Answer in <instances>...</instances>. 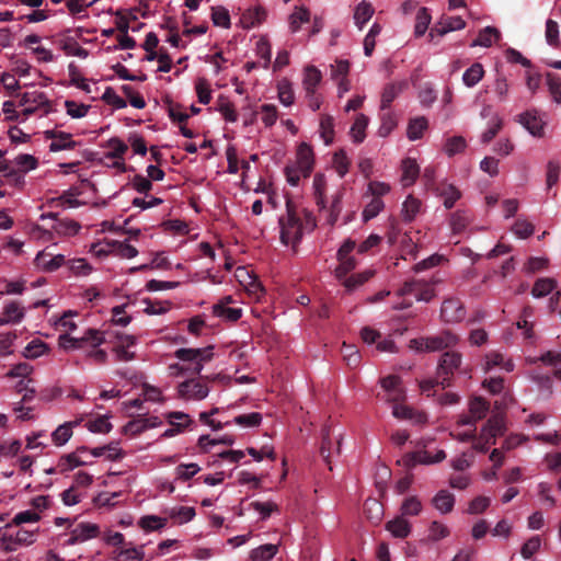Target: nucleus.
<instances>
[{
    "mask_svg": "<svg viewBox=\"0 0 561 561\" xmlns=\"http://www.w3.org/2000/svg\"><path fill=\"white\" fill-rule=\"evenodd\" d=\"M556 287V282L551 278H539L534 284L531 294L534 297H545Z\"/></svg>",
    "mask_w": 561,
    "mask_h": 561,
    "instance_id": "3c124183",
    "label": "nucleus"
},
{
    "mask_svg": "<svg viewBox=\"0 0 561 561\" xmlns=\"http://www.w3.org/2000/svg\"><path fill=\"white\" fill-rule=\"evenodd\" d=\"M367 125H368V117L365 116L364 114L357 115V117L351 128V136H352L354 142L360 144L362 141H364V139L366 137L365 130L367 128Z\"/></svg>",
    "mask_w": 561,
    "mask_h": 561,
    "instance_id": "f704fd0d",
    "label": "nucleus"
},
{
    "mask_svg": "<svg viewBox=\"0 0 561 561\" xmlns=\"http://www.w3.org/2000/svg\"><path fill=\"white\" fill-rule=\"evenodd\" d=\"M458 339L450 331H443L438 335L412 339L410 347L416 351L436 352L457 344Z\"/></svg>",
    "mask_w": 561,
    "mask_h": 561,
    "instance_id": "39448f33",
    "label": "nucleus"
},
{
    "mask_svg": "<svg viewBox=\"0 0 561 561\" xmlns=\"http://www.w3.org/2000/svg\"><path fill=\"white\" fill-rule=\"evenodd\" d=\"M278 99L282 104L289 106L295 101L291 84L288 81H283L278 84Z\"/></svg>",
    "mask_w": 561,
    "mask_h": 561,
    "instance_id": "0e129e2a",
    "label": "nucleus"
},
{
    "mask_svg": "<svg viewBox=\"0 0 561 561\" xmlns=\"http://www.w3.org/2000/svg\"><path fill=\"white\" fill-rule=\"evenodd\" d=\"M65 107L67 111V114L71 116L72 118H81L84 117L90 108L89 105L85 104H79L75 101L67 100L65 102Z\"/></svg>",
    "mask_w": 561,
    "mask_h": 561,
    "instance_id": "338daca9",
    "label": "nucleus"
},
{
    "mask_svg": "<svg viewBox=\"0 0 561 561\" xmlns=\"http://www.w3.org/2000/svg\"><path fill=\"white\" fill-rule=\"evenodd\" d=\"M333 165L341 178H343L348 172L350 160L345 151L340 150L334 153Z\"/></svg>",
    "mask_w": 561,
    "mask_h": 561,
    "instance_id": "69168bd1",
    "label": "nucleus"
},
{
    "mask_svg": "<svg viewBox=\"0 0 561 561\" xmlns=\"http://www.w3.org/2000/svg\"><path fill=\"white\" fill-rule=\"evenodd\" d=\"M105 147L112 149L106 153L110 159H123L128 150V146L118 137H112L106 141Z\"/></svg>",
    "mask_w": 561,
    "mask_h": 561,
    "instance_id": "58836bf2",
    "label": "nucleus"
},
{
    "mask_svg": "<svg viewBox=\"0 0 561 561\" xmlns=\"http://www.w3.org/2000/svg\"><path fill=\"white\" fill-rule=\"evenodd\" d=\"M105 341L102 332L95 329H89L82 337H72L69 334H61L58 339L59 346L65 350L81 348L84 343H91L93 347L101 345Z\"/></svg>",
    "mask_w": 561,
    "mask_h": 561,
    "instance_id": "0eeeda50",
    "label": "nucleus"
},
{
    "mask_svg": "<svg viewBox=\"0 0 561 561\" xmlns=\"http://www.w3.org/2000/svg\"><path fill=\"white\" fill-rule=\"evenodd\" d=\"M310 12L306 8H297L289 18V26L293 33L300 30L301 24L309 22Z\"/></svg>",
    "mask_w": 561,
    "mask_h": 561,
    "instance_id": "a19ab883",
    "label": "nucleus"
},
{
    "mask_svg": "<svg viewBox=\"0 0 561 561\" xmlns=\"http://www.w3.org/2000/svg\"><path fill=\"white\" fill-rule=\"evenodd\" d=\"M546 41L552 47L560 46L559 24L554 20L548 19L546 22Z\"/></svg>",
    "mask_w": 561,
    "mask_h": 561,
    "instance_id": "5fc2aeb1",
    "label": "nucleus"
},
{
    "mask_svg": "<svg viewBox=\"0 0 561 561\" xmlns=\"http://www.w3.org/2000/svg\"><path fill=\"white\" fill-rule=\"evenodd\" d=\"M489 409H490L489 401H486L482 397H474L469 402L470 414H472L477 421L485 417L486 413L489 412Z\"/></svg>",
    "mask_w": 561,
    "mask_h": 561,
    "instance_id": "e433bc0d",
    "label": "nucleus"
},
{
    "mask_svg": "<svg viewBox=\"0 0 561 561\" xmlns=\"http://www.w3.org/2000/svg\"><path fill=\"white\" fill-rule=\"evenodd\" d=\"M421 510L422 504L416 496H409L401 505L402 515L415 516L420 514Z\"/></svg>",
    "mask_w": 561,
    "mask_h": 561,
    "instance_id": "e2e57ef3",
    "label": "nucleus"
},
{
    "mask_svg": "<svg viewBox=\"0 0 561 561\" xmlns=\"http://www.w3.org/2000/svg\"><path fill=\"white\" fill-rule=\"evenodd\" d=\"M375 273V270L368 268L351 276L346 275L342 278V284L348 293H352L374 277Z\"/></svg>",
    "mask_w": 561,
    "mask_h": 561,
    "instance_id": "412c9836",
    "label": "nucleus"
},
{
    "mask_svg": "<svg viewBox=\"0 0 561 561\" xmlns=\"http://www.w3.org/2000/svg\"><path fill=\"white\" fill-rule=\"evenodd\" d=\"M110 245L114 247V253L123 259H131L138 254L137 249L126 242L114 240Z\"/></svg>",
    "mask_w": 561,
    "mask_h": 561,
    "instance_id": "603ef678",
    "label": "nucleus"
},
{
    "mask_svg": "<svg viewBox=\"0 0 561 561\" xmlns=\"http://www.w3.org/2000/svg\"><path fill=\"white\" fill-rule=\"evenodd\" d=\"M341 353L350 367H357L360 363V354L355 345L346 344L342 345Z\"/></svg>",
    "mask_w": 561,
    "mask_h": 561,
    "instance_id": "09e8293b",
    "label": "nucleus"
},
{
    "mask_svg": "<svg viewBox=\"0 0 561 561\" xmlns=\"http://www.w3.org/2000/svg\"><path fill=\"white\" fill-rule=\"evenodd\" d=\"M322 75L314 66H308L305 70L304 88L306 93H312L320 83Z\"/></svg>",
    "mask_w": 561,
    "mask_h": 561,
    "instance_id": "473e14b6",
    "label": "nucleus"
},
{
    "mask_svg": "<svg viewBox=\"0 0 561 561\" xmlns=\"http://www.w3.org/2000/svg\"><path fill=\"white\" fill-rule=\"evenodd\" d=\"M547 84L549 92L552 95L554 102L561 103V78L552 72L546 75Z\"/></svg>",
    "mask_w": 561,
    "mask_h": 561,
    "instance_id": "6e6d98bb",
    "label": "nucleus"
},
{
    "mask_svg": "<svg viewBox=\"0 0 561 561\" xmlns=\"http://www.w3.org/2000/svg\"><path fill=\"white\" fill-rule=\"evenodd\" d=\"M66 262V257L62 254L53 255L51 253L47 252L46 250L39 251L35 259H34V265L36 268L46 272L51 273L57 271L59 267H61Z\"/></svg>",
    "mask_w": 561,
    "mask_h": 561,
    "instance_id": "f8f14e48",
    "label": "nucleus"
},
{
    "mask_svg": "<svg viewBox=\"0 0 561 561\" xmlns=\"http://www.w3.org/2000/svg\"><path fill=\"white\" fill-rule=\"evenodd\" d=\"M174 356L182 360L185 365V375H201L204 365L209 363L213 357V346L203 348H179L174 352Z\"/></svg>",
    "mask_w": 561,
    "mask_h": 561,
    "instance_id": "f03ea898",
    "label": "nucleus"
},
{
    "mask_svg": "<svg viewBox=\"0 0 561 561\" xmlns=\"http://www.w3.org/2000/svg\"><path fill=\"white\" fill-rule=\"evenodd\" d=\"M512 230L517 237L526 239L534 233L535 227L531 222L525 219H517Z\"/></svg>",
    "mask_w": 561,
    "mask_h": 561,
    "instance_id": "774afa93",
    "label": "nucleus"
},
{
    "mask_svg": "<svg viewBox=\"0 0 561 561\" xmlns=\"http://www.w3.org/2000/svg\"><path fill=\"white\" fill-rule=\"evenodd\" d=\"M466 26V22L460 16H443L435 27L431 30L430 35L443 36L448 32L462 30Z\"/></svg>",
    "mask_w": 561,
    "mask_h": 561,
    "instance_id": "aec40b11",
    "label": "nucleus"
},
{
    "mask_svg": "<svg viewBox=\"0 0 561 561\" xmlns=\"http://www.w3.org/2000/svg\"><path fill=\"white\" fill-rule=\"evenodd\" d=\"M178 479L187 481L192 479L196 473L201 471V467L197 463H181L175 469Z\"/></svg>",
    "mask_w": 561,
    "mask_h": 561,
    "instance_id": "680f3d73",
    "label": "nucleus"
},
{
    "mask_svg": "<svg viewBox=\"0 0 561 561\" xmlns=\"http://www.w3.org/2000/svg\"><path fill=\"white\" fill-rule=\"evenodd\" d=\"M178 391L179 396L186 400H203L209 393L207 385L203 382V377L191 378L181 382Z\"/></svg>",
    "mask_w": 561,
    "mask_h": 561,
    "instance_id": "6e6552de",
    "label": "nucleus"
},
{
    "mask_svg": "<svg viewBox=\"0 0 561 561\" xmlns=\"http://www.w3.org/2000/svg\"><path fill=\"white\" fill-rule=\"evenodd\" d=\"M433 505L436 510H438L442 514L450 513L455 505V496L450 492L446 490H440L433 497Z\"/></svg>",
    "mask_w": 561,
    "mask_h": 561,
    "instance_id": "bb28decb",
    "label": "nucleus"
},
{
    "mask_svg": "<svg viewBox=\"0 0 561 561\" xmlns=\"http://www.w3.org/2000/svg\"><path fill=\"white\" fill-rule=\"evenodd\" d=\"M392 415L398 420H407L420 425L427 422V416L424 412L416 411L402 403L393 404Z\"/></svg>",
    "mask_w": 561,
    "mask_h": 561,
    "instance_id": "a211bd4d",
    "label": "nucleus"
},
{
    "mask_svg": "<svg viewBox=\"0 0 561 561\" xmlns=\"http://www.w3.org/2000/svg\"><path fill=\"white\" fill-rule=\"evenodd\" d=\"M401 169V182L403 186H410L414 184L420 174V167L416 163L415 159L405 158L404 160H402Z\"/></svg>",
    "mask_w": 561,
    "mask_h": 561,
    "instance_id": "5701e85b",
    "label": "nucleus"
},
{
    "mask_svg": "<svg viewBox=\"0 0 561 561\" xmlns=\"http://www.w3.org/2000/svg\"><path fill=\"white\" fill-rule=\"evenodd\" d=\"M195 90L198 98V102L202 104H208L211 100V89L206 78H198L195 83Z\"/></svg>",
    "mask_w": 561,
    "mask_h": 561,
    "instance_id": "8fccbe9b",
    "label": "nucleus"
},
{
    "mask_svg": "<svg viewBox=\"0 0 561 561\" xmlns=\"http://www.w3.org/2000/svg\"><path fill=\"white\" fill-rule=\"evenodd\" d=\"M428 122L425 117H416L410 121L408 125V138L410 140L420 139L427 129Z\"/></svg>",
    "mask_w": 561,
    "mask_h": 561,
    "instance_id": "4c0bfd02",
    "label": "nucleus"
},
{
    "mask_svg": "<svg viewBox=\"0 0 561 561\" xmlns=\"http://www.w3.org/2000/svg\"><path fill=\"white\" fill-rule=\"evenodd\" d=\"M138 525L146 531H153L163 528L167 525V519L156 515L142 516Z\"/></svg>",
    "mask_w": 561,
    "mask_h": 561,
    "instance_id": "c03bdc74",
    "label": "nucleus"
},
{
    "mask_svg": "<svg viewBox=\"0 0 561 561\" xmlns=\"http://www.w3.org/2000/svg\"><path fill=\"white\" fill-rule=\"evenodd\" d=\"M431 23V15L426 8H421L416 14V22L414 33L416 36H422L428 28Z\"/></svg>",
    "mask_w": 561,
    "mask_h": 561,
    "instance_id": "4d7b16f0",
    "label": "nucleus"
},
{
    "mask_svg": "<svg viewBox=\"0 0 561 561\" xmlns=\"http://www.w3.org/2000/svg\"><path fill=\"white\" fill-rule=\"evenodd\" d=\"M470 221V217L466 211H456L451 215L450 225L453 231L456 233H460L465 230Z\"/></svg>",
    "mask_w": 561,
    "mask_h": 561,
    "instance_id": "052dcab7",
    "label": "nucleus"
},
{
    "mask_svg": "<svg viewBox=\"0 0 561 561\" xmlns=\"http://www.w3.org/2000/svg\"><path fill=\"white\" fill-rule=\"evenodd\" d=\"M403 462L408 468H413L417 463L431 465L433 463V457L426 450L415 451L407 454L403 457Z\"/></svg>",
    "mask_w": 561,
    "mask_h": 561,
    "instance_id": "ea45409f",
    "label": "nucleus"
},
{
    "mask_svg": "<svg viewBox=\"0 0 561 561\" xmlns=\"http://www.w3.org/2000/svg\"><path fill=\"white\" fill-rule=\"evenodd\" d=\"M386 529L396 538H407L411 533L410 523L403 517L398 516L386 524Z\"/></svg>",
    "mask_w": 561,
    "mask_h": 561,
    "instance_id": "393cba45",
    "label": "nucleus"
},
{
    "mask_svg": "<svg viewBox=\"0 0 561 561\" xmlns=\"http://www.w3.org/2000/svg\"><path fill=\"white\" fill-rule=\"evenodd\" d=\"M261 114L262 122L267 128L272 127L278 118V111L274 104H263L261 106Z\"/></svg>",
    "mask_w": 561,
    "mask_h": 561,
    "instance_id": "13d9d810",
    "label": "nucleus"
},
{
    "mask_svg": "<svg viewBox=\"0 0 561 561\" xmlns=\"http://www.w3.org/2000/svg\"><path fill=\"white\" fill-rule=\"evenodd\" d=\"M262 422V415L259 412L241 414L233 419V423L242 427H256Z\"/></svg>",
    "mask_w": 561,
    "mask_h": 561,
    "instance_id": "864d4df0",
    "label": "nucleus"
},
{
    "mask_svg": "<svg viewBox=\"0 0 561 561\" xmlns=\"http://www.w3.org/2000/svg\"><path fill=\"white\" fill-rule=\"evenodd\" d=\"M25 316L24 309L15 301L8 304L3 310V318H0V324L19 323Z\"/></svg>",
    "mask_w": 561,
    "mask_h": 561,
    "instance_id": "cd10ccee",
    "label": "nucleus"
},
{
    "mask_svg": "<svg viewBox=\"0 0 561 561\" xmlns=\"http://www.w3.org/2000/svg\"><path fill=\"white\" fill-rule=\"evenodd\" d=\"M505 431L504 420L500 415H494L488 420L483 426V434L490 435L491 444L495 445L496 437Z\"/></svg>",
    "mask_w": 561,
    "mask_h": 561,
    "instance_id": "a878e982",
    "label": "nucleus"
},
{
    "mask_svg": "<svg viewBox=\"0 0 561 561\" xmlns=\"http://www.w3.org/2000/svg\"><path fill=\"white\" fill-rule=\"evenodd\" d=\"M461 363L462 355L455 351H447L440 356L436 374L443 389L451 387V377L456 371L463 375L469 374V369L461 368Z\"/></svg>",
    "mask_w": 561,
    "mask_h": 561,
    "instance_id": "7ed1b4c3",
    "label": "nucleus"
},
{
    "mask_svg": "<svg viewBox=\"0 0 561 561\" xmlns=\"http://www.w3.org/2000/svg\"><path fill=\"white\" fill-rule=\"evenodd\" d=\"M501 34L497 28L486 26L479 32L478 37L471 43V46L490 47L500 38Z\"/></svg>",
    "mask_w": 561,
    "mask_h": 561,
    "instance_id": "c85d7f7f",
    "label": "nucleus"
},
{
    "mask_svg": "<svg viewBox=\"0 0 561 561\" xmlns=\"http://www.w3.org/2000/svg\"><path fill=\"white\" fill-rule=\"evenodd\" d=\"M440 317L447 323H457L465 319L466 309L457 298H447L443 301Z\"/></svg>",
    "mask_w": 561,
    "mask_h": 561,
    "instance_id": "9b49d317",
    "label": "nucleus"
},
{
    "mask_svg": "<svg viewBox=\"0 0 561 561\" xmlns=\"http://www.w3.org/2000/svg\"><path fill=\"white\" fill-rule=\"evenodd\" d=\"M520 123L533 136L542 137L545 122L538 115L537 111H526L518 116Z\"/></svg>",
    "mask_w": 561,
    "mask_h": 561,
    "instance_id": "dca6fc26",
    "label": "nucleus"
},
{
    "mask_svg": "<svg viewBox=\"0 0 561 561\" xmlns=\"http://www.w3.org/2000/svg\"><path fill=\"white\" fill-rule=\"evenodd\" d=\"M99 535L100 527L96 524L80 523L71 530L70 538L66 543L68 546H73L89 539L96 538Z\"/></svg>",
    "mask_w": 561,
    "mask_h": 561,
    "instance_id": "4468645a",
    "label": "nucleus"
},
{
    "mask_svg": "<svg viewBox=\"0 0 561 561\" xmlns=\"http://www.w3.org/2000/svg\"><path fill=\"white\" fill-rule=\"evenodd\" d=\"M484 76V69L483 66L480 62H474L471 65L470 68H468L463 76H462V82L466 87L472 88L476 84L480 82V80Z\"/></svg>",
    "mask_w": 561,
    "mask_h": 561,
    "instance_id": "7c9ffc66",
    "label": "nucleus"
},
{
    "mask_svg": "<svg viewBox=\"0 0 561 561\" xmlns=\"http://www.w3.org/2000/svg\"><path fill=\"white\" fill-rule=\"evenodd\" d=\"M88 453V447L81 446L75 453L64 455L58 460L59 472L64 473L77 467L85 466L88 462L80 457V454Z\"/></svg>",
    "mask_w": 561,
    "mask_h": 561,
    "instance_id": "6ab92c4d",
    "label": "nucleus"
},
{
    "mask_svg": "<svg viewBox=\"0 0 561 561\" xmlns=\"http://www.w3.org/2000/svg\"><path fill=\"white\" fill-rule=\"evenodd\" d=\"M43 135L46 140H51L48 147L49 151L51 152H58L61 150H72L79 145L77 141L72 139V135L70 133L57 129H49L45 130Z\"/></svg>",
    "mask_w": 561,
    "mask_h": 561,
    "instance_id": "1a4fd4ad",
    "label": "nucleus"
},
{
    "mask_svg": "<svg viewBox=\"0 0 561 561\" xmlns=\"http://www.w3.org/2000/svg\"><path fill=\"white\" fill-rule=\"evenodd\" d=\"M115 553L114 559L117 561H141L144 558L142 548H122Z\"/></svg>",
    "mask_w": 561,
    "mask_h": 561,
    "instance_id": "49530a36",
    "label": "nucleus"
},
{
    "mask_svg": "<svg viewBox=\"0 0 561 561\" xmlns=\"http://www.w3.org/2000/svg\"><path fill=\"white\" fill-rule=\"evenodd\" d=\"M297 161L300 171L305 176H308L313 165V151L308 144L302 142L299 145L297 150Z\"/></svg>",
    "mask_w": 561,
    "mask_h": 561,
    "instance_id": "4be33fe9",
    "label": "nucleus"
},
{
    "mask_svg": "<svg viewBox=\"0 0 561 561\" xmlns=\"http://www.w3.org/2000/svg\"><path fill=\"white\" fill-rule=\"evenodd\" d=\"M56 43L59 45L60 49H62L65 54L68 56L87 58L89 55V51L78 44V42L76 41V36H72L71 28H67L60 32L57 35Z\"/></svg>",
    "mask_w": 561,
    "mask_h": 561,
    "instance_id": "9d476101",
    "label": "nucleus"
},
{
    "mask_svg": "<svg viewBox=\"0 0 561 561\" xmlns=\"http://www.w3.org/2000/svg\"><path fill=\"white\" fill-rule=\"evenodd\" d=\"M72 436V423L59 425L51 434V439L56 446L65 445Z\"/></svg>",
    "mask_w": 561,
    "mask_h": 561,
    "instance_id": "37998d69",
    "label": "nucleus"
},
{
    "mask_svg": "<svg viewBox=\"0 0 561 561\" xmlns=\"http://www.w3.org/2000/svg\"><path fill=\"white\" fill-rule=\"evenodd\" d=\"M320 135L325 145H330L334 138V119L330 115H322L320 119Z\"/></svg>",
    "mask_w": 561,
    "mask_h": 561,
    "instance_id": "79ce46f5",
    "label": "nucleus"
},
{
    "mask_svg": "<svg viewBox=\"0 0 561 561\" xmlns=\"http://www.w3.org/2000/svg\"><path fill=\"white\" fill-rule=\"evenodd\" d=\"M407 87V82H396V83H389L383 88L382 94H381V111H387L390 108L391 103L393 100L399 95V93Z\"/></svg>",
    "mask_w": 561,
    "mask_h": 561,
    "instance_id": "b1692460",
    "label": "nucleus"
},
{
    "mask_svg": "<svg viewBox=\"0 0 561 561\" xmlns=\"http://www.w3.org/2000/svg\"><path fill=\"white\" fill-rule=\"evenodd\" d=\"M211 21L216 26L225 28L231 25L229 11L221 5L211 8Z\"/></svg>",
    "mask_w": 561,
    "mask_h": 561,
    "instance_id": "a18cd8bd",
    "label": "nucleus"
},
{
    "mask_svg": "<svg viewBox=\"0 0 561 561\" xmlns=\"http://www.w3.org/2000/svg\"><path fill=\"white\" fill-rule=\"evenodd\" d=\"M364 511L367 518L373 523H378L382 515V505L375 499H368L364 503Z\"/></svg>",
    "mask_w": 561,
    "mask_h": 561,
    "instance_id": "de8ad7c7",
    "label": "nucleus"
},
{
    "mask_svg": "<svg viewBox=\"0 0 561 561\" xmlns=\"http://www.w3.org/2000/svg\"><path fill=\"white\" fill-rule=\"evenodd\" d=\"M47 351V345L41 340H33L25 347L23 355L26 358H36Z\"/></svg>",
    "mask_w": 561,
    "mask_h": 561,
    "instance_id": "bf43d9fd",
    "label": "nucleus"
},
{
    "mask_svg": "<svg viewBox=\"0 0 561 561\" xmlns=\"http://www.w3.org/2000/svg\"><path fill=\"white\" fill-rule=\"evenodd\" d=\"M213 313L228 321H238L242 317L241 308H231L225 306V302H218L213 307Z\"/></svg>",
    "mask_w": 561,
    "mask_h": 561,
    "instance_id": "2f4dec72",
    "label": "nucleus"
},
{
    "mask_svg": "<svg viewBox=\"0 0 561 561\" xmlns=\"http://www.w3.org/2000/svg\"><path fill=\"white\" fill-rule=\"evenodd\" d=\"M422 203L420 199L412 195H409L402 205V217L407 222H411L415 219L416 215L421 210Z\"/></svg>",
    "mask_w": 561,
    "mask_h": 561,
    "instance_id": "c756f323",
    "label": "nucleus"
},
{
    "mask_svg": "<svg viewBox=\"0 0 561 561\" xmlns=\"http://www.w3.org/2000/svg\"><path fill=\"white\" fill-rule=\"evenodd\" d=\"M434 192L437 196L443 198L444 206L450 209L455 206L456 202L461 197V192L453 184L446 181L438 182Z\"/></svg>",
    "mask_w": 561,
    "mask_h": 561,
    "instance_id": "f3484780",
    "label": "nucleus"
},
{
    "mask_svg": "<svg viewBox=\"0 0 561 561\" xmlns=\"http://www.w3.org/2000/svg\"><path fill=\"white\" fill-rule=\"evenodd\" d=\"M278 548L276 545L266 543L253 549L250 553L252 561H270L276 554Z\"/></svg>",
    "mask_w": 561,
    "mask_h": 561,
    "instance_id": "72a5a7b5",
    "label": "nucleus"
},
{
    "mask_svg": "<svg viewBox=\"0 0 561 561\" xmlns=\"http://www.w3.org/2000/svg\"><path fill=\"white\" fill-rule=\"evenodd\" d=\"M20 105L24 106L22 115L27 118L37 111H43L42 116L54 112L53 102L49 101L44 92L32 91L20 94Z\"/></svg>",
    "mask_w": 561,
    "mask_h": 561,
    "instance_id": "20e7f679",
    "label": "nucleus"
},
{
    "mask_svg": "<svg viewBox=\"0 0 561 561\" xmlns=\"http://www.w3.org/2000/svg\"><path fill=\"white\" fill-rule=\"evenodd\" d=\"M355 248L356 242L347 239L337 250L336 259L339 261V265L335 268V277L339 280H342V278H344L351 271L356 267L357 261L354 256L351 255Z\"/></svg>",
    "mask_w": 561,
    "mask_h": 561,
    "instance_id": "423d86ee",
    "label": "nucleus"
},
{
    "mask_svg": "<svg viewBox=\"0 0 561 561\" xmlns=\"http://www.w3.org/2000/svg\"><path fill=\"white\" fill-rule=\"evenodd\" d=\"M317 226L312 213L306 208L298 209L290 201L286 202V214L279 218L280 241L295 248L301 240L304 231H312Z\"/></svg>",
    "mask_w": 561,
    "mask_h": 561,
    "instance_id": "f257e3e1",
    "label": "nucleus"
},
{
    "mask_svg": "<svg viewBox=\"0 0 561 561\" xmlns=\"http://www.w3.org/2000/svg\"><path fill=\"white\" fill-rule=\"evenodd\" d=\"M374 14V8L370 3L362 1L355 9L354 20L355 24L363 28L364 24L367 23Z\"/></svg>",
    "mask_w": 561,
    "mask_h": 561,
    "instance_id": "c9c22d12",
    "label": "nucleus"
},
{
    "mask_svg": "<svg viewBox=\"0 0 561 561\" xmlns=\"http://www.w3.org/2000/svg\"><path fill=\"white\" fill-rule=\"evenodd\" d=\"M162 424L158 416H139L129 421L124 427L123 432L127 435L137 436L146 430L157 427Z\"/></svg>",
    "mask_w": 561,
    "mask_h": 561,
    "instance_id": "2eb2a0df",
    "label": "nucleus"
},
{
    "mask_svg": "<svg viewBox=\"0 0 561 561\" xmlns=\"http://www.w3.org/2000/svg\"><path fill=\"white\" fill-rule=\"evenodd\" d=\"M50 219L51 230L59 236H73L80 230V225L71 219H58L57 214L48 213L41 216V220Z\"/></svg>",
    "mask_w": 561,
    "mask_h": 561,
    "instance_id": "ddd939ff",
    "label": "nucleus"
}]
</instances>
